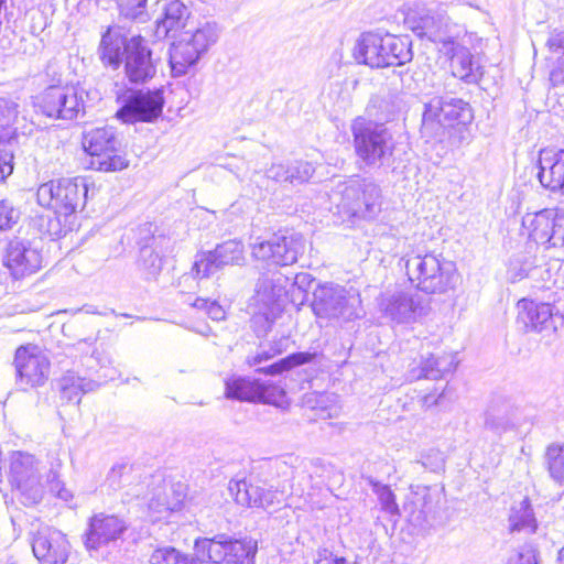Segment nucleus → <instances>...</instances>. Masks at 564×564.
Masks as SVG:
<instances>
[{
	"label": "nucleus",
	"mask_w": 564,
	"mask_h": 564,
	"mask_svg": "<svg viewBox=\"0 0 564 564\" xmlns=\"http://www.w3.org/2000/svg\"><path fill=\"white\" fill-rule=\"evenodd\" d=\"M98 54L101 63L112 69L123 64L124 76L131 84H147L156 74V63L147 41L140 35L127 37L118 28L109 26L102 33Z\"/></svg>",
	"instance_id": "f257e3e1"
},
{
	"label": "nucleus",
	"mask_w": 564,
	"mask_h": 564,
	"mask_svg": "<svg viewBox=\"0 0 564 564\" xmlns=\"http://www.w3.org/2000/svg\"><path fill=\"white\" fill-rule=\"evenodd\" d=\"M409 281L426 294H443L455 288L456 264L441 253L416 250L402 257Z\"/></svg>",
	"instance_id": "f03ea898"
},
{
	"label": "nucleus",
	"mask_w": 564,
	"mask_h": 564,
	"mask_svg": "<svg viewBox=\"0 0 564 564\" xmlns=\"http://www.w3.org/2000/svg\"><path fill=\"white\" fill-rule=\"evenodd\" d=\"M354 56L371 68L401 66L413 58L412 43L406 36L367 32L358 39Z\"/></svg>",
	"instance_id": "7ed1b4c3"
},
{
	"label": "nucleus",
	"mask_w": 564,
	"mask_h": 564,
	"mask_svg": "<svg viewBox=\"0 0 564 564\" xmlns=\"http://www.w3.org/2000/svg\"><path fill=\"white\" fill-rule=\"evenodd\" d=\"M332 200L338 213L350 218L373 219L381 212V189L370 178H349L333 189Z\"/></svg>",
	"instance_id": "20e7f679"
},
{
	"label": "nucleus",
	"mask_w": 564,
	"mask_h": 564,
	"mask_svg": "<svg viewBox=\"0 0 564 564\" xmlns=\"http://www.w3.org/2000/svg\"><path fill=\"white\" fill-rule=\"evenodd\" d=\"M462 120H474L467 101L449 95L434 96L424 104L420 131L427 141L444 142L446 129Z\"/></svg>",
	"instance_id": "39448f33"
},
{
	"label": "nucleus",
	"mask_w": 564,
	"mask_h": 564,
	"mask_svg": "<svg viewBox=\"0 0 564 564\" xmlns=\"http://www.w3.org/2000/svg\"><path fill=\"white\" fill-rule=\"evenodd\" d=\"M351 133L356 155L365 165L381 167L390 161L394 142L383 123L357 117L351 123Z\"/></svg>",
	"instance_id": "423d86ee"
},
{
	"label": "nucleus",
	"mask_w": 564,
	"mask_h": 564,
	"mask_svg": "<svg viewBox=\"0 0 564 564\" xmlns=\"http://www.w3.org/2000/svg\"><path fill=\"white\" fill-rule=\"evenodd\" d=\"M218 36L217 24L209 21L182 32L180 39L170 47V66L173 76H184L194 68L200 57L217 42Z\"/></svg>",
	"instance_id": "0eeeda50"
},
{
	"label": "nucleus",
	"mask_w": 564,
	"mask_h": 564,
	"mask_svg": "<svg viewBox=\"0 0 564 564\" xmlns=\"http://www.w3.org/2000/svg\"><path fill=\"white\" fill-rule=\"evenodd\" d=\"M89 96L80 86L51 85L32 98V105L50 119L70 121L86 113Z\"/></svg>",
	"instance_id": "6e6552de"
},
{
	"label": "nucleus",
	"mask_w": 564,
	"mask_h": 564,
	"mask_svg": "<svg viewBox=\"0 0 564 564\" xmlns=\"http://www.w3.org/2000/svg\"><path fill=\"white\" fill-rule=\"evenodd\" d=\"M88 198V184L83 177L58 178L43 183L36 192L37 203L76 223Z\"/></svg>",
	"instance_id": "1a4fd4ad"
},
{
	"label": "nucleus",
	"mask_w": 564,
	"mask_h": 564,
	"mask_svg": "<svg viewBox=\"0 0 564 564\" xmlns=\"http://www.w3.org/2000/svg\"><path fill=\"white\" fill-rule=\"evenodd\" d=\"M7 477L18 500L23 506L33 507L42 501L44 485L41 460L33 454L22 451L12 452L9 456Z\"/></svg>",
	"instance_id": "9d476101"
},
{
	"label": "nucleus",
	"mask_w": 564,
	"mask_h": 564,
	"mask_svg": "<svg viewBox=\"0 0 564 564\" xmlns=\"http://www.w3.org/2000/svg\"><path fill=\"white\" fill-rule=\"evenodd\" d=\"M194 551L212 564H254L258 542L252 538L232 539L227 534L198 538Z\"/></svg>",
	"instance_id": "9b49d317"
},
{
	"label": "nucleus",
	"mask_w": 564,
	"mask_h": 564,
	"mask_svg": "<svg viewBox=\"0 0 564 564\" xmlns=\"http://www.w3.org/2000/svg\"><path fill=\"white\" fill-rule=\"evenodd\" d=\"M120 105L116 117L124 123L156 121L163 112L165 105L163 88L155 89H127L117 94Z\"/></svg>",
	"instance_id": "f8f14e48"
},
{
	"label": "nucleus",
	"mask_w": 564,
	"mask_h": 564,
	"mask_svg": "<svg viewBox=\"0 0 564 564\" xmlns=\"http://www.w3.org/2000/svg\"><path fill=\"white\" fill-rule=\"evenodd\" d=\"M120 145L115 128L109 126L91 128L83 135V147L96 158L93 164L100 171L115 172L128 166V161L120 154Z\"/></svg>",
	"instance_id": "ddd939ff"
},
{
	"label": "nucleus",
	"mask_w": 564,
	"mask_h": 564,
	"mask_svg": "<svg viewBox=\"0 0 564 564\" xmlns=\"http://www.w3.org/2000/svg\"><path fill=\"white\" fill-rule=\"evenodd\" d=\"M529 239L544 249L558 250L564 256V212L545 208L522 218Z\"/></svg>",
	"instance_id": "4468645a"
},
{
	"label": "nucleus",
	"mask_w": 564,
	"mask_h": 564,
	"mask_svg": "<svg viewBox=\"0 0 564 564\" xmlns=\"http://www.w3.org/2000/svg\"><path fill=\"white\" fill-rule=\"evenodd\" d=\"M305 240L302 235L274 234L268 240L252 245V256L275 265H291L304 252Z\"/></svg>",
	"instance_id": "2eb2a0df"
},
{
	"label": "nucleus",
	"mask_w": 564,
	"mask_h": 564,
	"mask_svg": "<svg viewBox=\"0 0 564 564\" xmlns=\"http://www.w3.org/2000/svg\"><path fill=\"white\" fill-rule=\"evenodd\" d=\"M17 383L22 388H37L48 379L51 362L46 355L33 345L21 346L14 356Z\"/></svg>",
	"instance_id": "dca6fc26"
},
{
	"label": "nucleus",
	"mask_w": 564,
	"mask_h": 564,
	"mask_svg": "<svg viewBox=\"0 0 564 564\" xmlns=\"http://www.w3.org/2000/svg\"><path fill=\"white\" fill-rule=\"evenodd\" d=\"M312 310L318 318L351 319L357 316L347 291L339 285H318L313 293Z\"/></svg>",
	"instance_id": "f3484780"
},
{
	"label": "nucleus",
	"mask_w": 564,
	"mask_h": 564,
	"mask_svg": "<svg viewBox=\"0 0 564 564\" xmlns=\"http://www.w3.org/2000/svg\"><path fill=\"white\" fill-rule=\"evenodd\" d=\"M243 260V245L237 240H228L213 251L197 254L192 271L196 278H209L225 265L241 264Z\"/></svg>",
	"instance_id": "a211bd4d"
},
{
	"label": "nucleus",
	"mask_w": 564,
	"mask_h": 564,
	"mask_svg": "<svg viewBox=\"0 0 564 564\" xmlns=\"http://www.w3.org/2000/svg\"><path fill=\"white\" fill-rule=\"evenodd\" d=\"M380 308L388 318L399 324L415 322L429 312V306L420 295L405 291L383 295Z\"/></svg>",
	"instance_id": "6ab92c4d"
},
{
	"label": "nucleus",
	"mask_w": 564,
	"mask_h": 564,
	"mask_svg": "<svg viewBox=\"0 0 564 564\" xmlns=\"http://www.w3.org/2000/svg\"><path fill=\"white\" fill-rule=\"evenodd\" d=\"M2 263L14 279H22L40 270L42 254L30 241L13 238L4 248Z\"/></svg>",
	"instance_id": "aec40b11"
},
{
	"label": "nucleus",
	"mask_w": 564,
	"mask_h": 564,
	"mask_svg": "<svg viewBox=\"0 0 564 564\" xmlns=\"http://www.w3.org/2000/svg\"><path fill=\"white\" fill-rule=\"evenodd\" d=\"M32 551L41 564H65L70 544L59 530L43 527L33 536Z\"/></svg>",
	"instance_id": "412c9836"
},
{
	"label": "nucleus",
	"mask_w": 564,
	"mask_h": 564,
	"mask_svg": "<svg viewBox=\"0 0 564 564\" xmlns=\"http://www.w3.org/2000/svg\"><path fill=\"white\" fill-rule=\"evenodd\" d=\"M127 530L123 520L112 514L98 513L89 519L83 536L88 551H98L101 546L117 541Z\"/></svg>",
	"instance_id": "4be33fe9"
},
{
	"label": "nucleus",
	"mask_w": 564,
	"mask_h": 564,
	"mask_svg": "<svg viewBox=\"0 0 564 564\" xmlns=\"http://www.w3.org/2000/svg\"><path fill=\"white\" fill-rule=\"evenodd\" d=\"M517 322L527 332L554 333L556 330L553 306L550 303L522 299L518 302Z\"/></svg>",
	"instance_id": "5701e85b"
},
{
	"label": "nucleus",
	"mask_w": 564,
	"mask_h": 564,
	"mask_svg": "<svg viewBox=\"0 0 564 564\" xmlns=\"http://www.w3.org/2000/svg\"><path fill=\"white\" fill-rule=\"evenodd\" d=\"M161 15L156 20L155 36L165 39L175 36L185 30L192 17V11L184 0H161Z\"/></svg>",
	"instance_id": "b1692460"
},
{
	"label": "nucleus",
	"mask_w": 564,
	"mask_h": 564,
	"mask_svg": "<svg viewBox=\"0 0 564 564\" xmlns=\"http://www.w3.org/2000/svg\"><path fill=\"white\" fill-rule=\"evenodd\" d=\"M538 167V178L543 187L564 193V150H542Z\"/></svg>",
	"instance_id": "393cba45"
},
{
	"label": "nucleus",
	"mask_w": 564,
	"mask_h": 564,
	"mask_svg": "<svg viewBox=\"0 0 564 564\" xmlns=\"http://www.w3.org/2000/svg\"><path fill=\"white\" fill-rule=\"evenodd\" d=\"M440 52L451 59L452 75L467 84H476L480 79L479 66L473 59L470 51L456 41L448 42Z\"/></svg>",
	"instance_id": "a878e982"
},
{
	"label": "nucleus",
	"mask_w": 564,
	"mask_h": 564,
	"mask_svg": "<svg viewBox=\"0 0 564 564\" xmlns=\"http://www.w3.org/2000/svg\"><path fill=\"white\" fill-rule=\"evenodd\" d=\"M458 364L456 354L443 352L441 355L430 354L421 357L416 367L409 370V380L431 379L438 380L447 373H452Z\"/></svg>",
	"instance_id": "bb28decb"
},
{
	"label": "nucleus",
	"mask_w": 564,
	"mask_h": 564,
	"mask_svg": "<svg viewBox=\"0 0 564 564\" xmlns=\"http://www.w3.org/2000/svg\"><path fill=\"white\" fill-rule=\"evenodd\" d=\"M517 409L510 400L496 397L485 412V427L495 434H502L516 426Z\"/></svg>",
	"instance_id": "cd10ccee"
},
{
	"label": "nucleus",
	"mask_w": 564,
	"mask_h": 564,
	"mask_svg": "<svg viewBox=\"0 0 564 564\" xmlns=\"http://www.w3.org/2000/svg\"><path fill=\"white\" fill-rule=\"evenodd\" d=\"M315 173L314 165L304 160L274 163L265 172L268 178L280 183L301 185L307 183Z\"/></svg>",
	"instance_id": "c85d7f7f"
},
{
	"label": "nucleus",
	"mask_w": 564,
	"mask_h": 564,
	"mask_svg": "<svg viewBox=\"0 0 564 564\" xmlns=\"http://www.w3.org/2000/svg\"><path fill=\"white\" fill-rule=\"evenodd\" d=\"M225 395L239 401H267L268 387L256 379L230 377L225 381Z\"/></svg>",
	"instance_id": "c756f323"
},
{
	"label": "nucleus",
	"mask_w": 564,
	"mask_h": 564,
	"mask_svg": "<svg viewBox=\"0 0 564 564\" xmlns=\"http://www.w3.org/2000/svg\"><path fill=\"white\" fill-rule=\"evenodd\" d=\"M290 279L279 271L263 273L256 283V296L264 306L280 301L288 292Z\"/></svg>",
	"instance_id": "7c9ffc66"
},
{
	"label": "nucleus",
	"mask_w": 564,
	"mask_h": 564,
	"mask_svg": "<svg viewBox=\"0 0 564 564\" xmlns=\"http://www.w3.org/2000/svg\"><path fill=\"white\" fill-rule=\"evenodd\" d=\"M0 126L12 127L15 133L32 134L35 128L24 109L12 98L0 97Z\"/></svg>",
	"instance_id": "2f4dec72"
},
{
	"label": "nucleus",
	"mask_w": 564,
	"mask_h": 564,
	"mask_svg": "<svg viewBox=\"0 0 564 564\" xmlns=\"http://www.w3.org/2000/svg\"><path fill=\"white\" fill-rule=\"evenodd\" d=\"M412 29L417 36L441 44L440 48H445L448 42L456 41L447 20L442 17H421Z\"/></svg>",
	"instance_id": "473e14b6"
},
{
	"label": "nucleus",
	"mask_w": 564,
	"mask_h": 564,
	"mask_svg": "<svg viewBox=\"0 0 564 564\" xmlns=\"http://www.w3.org/2000/svg\"><path fill=\"white\" fill-rule=\"evenodd\" d=\"M32 226L41 235L48 236L52 239L59 238L72 231L76 223L70 218H65L52 209L36 215L32 218Z\"/></svg>",
	"instance_id": "72a5a7b5"
},
{
	"label": "nucleus",
	"mask_w": 564,
	"mask_h": 564,
	"mask_svg": "<svg viewBox=\"0 0 564 564\" xmlns=\"http://www.w3.org/2000/svg\"><path fill=\"white\" fill-rule=\"evenodd\" d=\"M401 109V99L394 94L377 95L370 99L366 112L373 122L383 123L394 119Z\"/></svg>",
	"instance_id": "f704fd0d"
},
{
	"label": "nucleus",
	"mask_w": 564,
	"mask_h": 564,
	"mask_svg": "<svg viewBox=\"0 0 564 564\" xmlns=\"http://www.w3.org/2000/svg\"><path fill=\"white\" fill-rule=\"evenodd\" d=\"M58 384L62 399L77 404L83 394L95 391L99 387L97 381L79 377L70 371L61 378Z\"/></svg>",
	"instance_id": "c9c22d12"
},
{
	"label": "nucleus",
	"mask_w": 564,
	"mask_h": 564,
	"mask_svg": "<svg viewBox=\"0 0 564 564\" xmlns=\"http://www.w3.org/2000/svg\"><path fill=\"white\" fill-rule=\"evenodd\" d=\"M544 273L549 275L550 271L538 267L532 257L527 253H518L510 258L506 276L510 283H516L525 278L542 276Z\"/></svg>",
	"instance_id": "e433bc0d"
},
{
	"label": "nucleus",
	"mask_w": 564,
	"mask_h": 564,
	"mask_svg": "<svg viewBox=\"0 0 564 564\" xmlns=\"http://www.w3.org/2000/svg\"><path fill=\"white\" fill-rule=\"evenodd\" d=\"M230 495L235 501L243 507L257 508L261 501V482L253 481L252 479H231L228 485Z\"/></svg>",
	"instance_id": "4c0bfd02"
},
{
	"label": "nucleus",
	"mask_w": 564,
	"mask_h": 564,
	"mask_svg": "<svg viewBox=\"0 0 564 564\" xmlns=\"http://www.w3.org/2000/svg\"><path fill=\"white\" fill-rule=\"evenodd\" d=\"M149 564H204L200 553H182L174 546L161 545L155 547L148 558Z\"/></svg>",
	"instance_id": "58836bf2"
},
{
	"label": "nucleus",
	"mask_w": 564,
	"mask_h": 564,
	"mask_svg": "<svg viewBox=\"0 0 564 564\" xmlns=\"http://www.w3.org/2000/svg\"><path fill=\"white\" fill-rule=\"evenodd\" d=\"M509 529L511 532L527 531L532 533L535 531L536 519L527 497L512 505L509 514Z\"/></svg>",
	"instance_id": "ea45409f"
},
{
	"label": "nucleus",
	"mask_w": 564,
	"mask_h": 564,
	"mask_svg": "<svg viewBox=\"0 0 564 564\" xmlns=\"http://www.w3.org/2000/svg\"><path fill=\"white\" fill-rule=\"evenodd\" d=\"M163 268L162 257L150 246H144L139 251L137 269L147 281H154Z\"/></svg>",
	"instance_id": "a19ab883"
},
{
	"label": "nucleus",
	"mask_w": 564,
	"mask_h": 564,
	"mask_svg": "<svg viewBox=\"0 0 564 564\" xmlns=\"http://www.w3.org/2000/svg\"><path fill=\"white\" fill-rule=\"evenodd\" d=\"M316 357V352L310 351H301L294 352L285 358H282L269 366L259 367L256 369V372L262 373L265 376H276L281 375L284 371H288L296 366L305 365L313 361Z\"/></svg>",
	"instance_id": "79ce46f5"
},
{
	"label": "nucleus",
	"mask_w": 564,
	"mask_h": 564,
	"mask_svg": "<svg viewBox=\"0 0 564 564\" xmlns=\"http://www.w3.org/2000/svg\"><path fill=\"white\" fill-rule=\"evenodd\" d=\"M545 463L550 476L557 482H564V443H553L545 452Z\"/></svg>",
	"instance_id": "37998d69"
},
{
	"label": "nucleus",
	"mask_w": 564,
	"mask_h": 564,
	"mask_svg": "<svg viewBox=\"0 0 564 564\" xmlns=\"http://www.w3.org/2000/svg\"><path fill=\"white\" fill-rule=\"evenodd\" d=\"M473 121H458L455 124L452 123L448 129H446L445 140L451 147L460 148L463 145L469 144L473 134L470 124Z\"/></svg>",
	"instance_id": "c03bdc74"
},
{
	"label": "nucleus",
	"mask_w": 564,
	"mask_h": 564,
	"mask_svg": "<svg viewBox=\"0 0 564 564\" xmlns=\"http://www.w3.org/2000/svg\"><path fill=\"white\" fill-rule=\"evenodd\" d=\"M120 14L130 20L144 22L148 18V0H116Z\"/></svg>",
	"instance_id": "a18cd8bd"
},
{
	"label": "nucleus",
	"mask_w": 564,
	"mask_h": 564,
	"mask_svg": "<svg viewBox=\"0 0 564 564\" xmlns=\"http://www.w3.org/2000/svg\"><path fill=\"white\" fill-rule=\"evenodd\" d=\"M371 485L375 494L378 496L382 510L392 516H399V506L391 488L378 481H371Z\"/></svg>",
	"instance_id": "49530a36"
},
{
	"label": "nucleus",
	"mask_w": 564,
	"mask_h": 564,
	"mask_svg": "<svg viewBox=\"0 0 564 564\" xmlns=\"http://www.w3.org/2000/svg\"><path fill=\"white\" fill-rule=\"evenodd\" d=\"M260 499L261 501L257 505V508L274 511L284 502V494L283 491H279L272 487H268L267 484L261 482Z\"/></svg>",
	"instance_id": "de8ad7c7"
},
{
	"label": "nucleus",
	"mask_w": 564,
	"mask_h": 564,
	"mask_svg": "<svg viewBox=\"0 0 564 564\" xmlns=\"http://www.w3.org/2000/svg\"><path fill=\"white\" fill-rule=\"evenodd\" d=\"M13 172V152L11 143L0 133V182Z\"/></svg>",
	"instance_id": "09e8293b"
},
{
	"label": "nucleus",
	"mask_w": 564,
	"mask_h": 564,
	"mask_svg": "<svg viewBox=\"0 0 564 564\" xmlns=\"http://www.w3.org/2000/svg\"><path fill=\"white\" fill-rule=\"evenodd\" d=\"M20 218V210L14 208L8 199H0V229H11Z\"/></svg>",
	"instance_id": "8fccbe9b"
},
{
	"label": "nucleus",
	"mask_w": 564,
	"mask_h": 564,
	"mask_svg": "<svg viewBox=\"0 0 564 564\" xmlns=\"http://www.w3.org/2000/svg\"><path fill=\"white\" fill-rule=\"evenodd\" d=\"M130 471L131 467L127 464L115 465L107 476L109 486L115 490L120 489L122 486H124L126 477Z\"/></svg>",
	"instance_id": "3c124183"
},
{
	"label": "nucleus",
	"mask_w": 564,
	"mask_h": 564,
	"mask_svg": "<svg viewBox=\"0 0 564 564\" xmlns=\"http://www.w3.org/2000/svg\"><path fill=\"white\" fill-rule=\"evenodd\" d=\"M421 464L425 469L431 471H438L443 468L444 458L438 449H430L429 452L421 455V459L416 462Z\"/></svg>",
	"instance_id": "603ef678"
},
{
	"label": "nucleus",
	"mask_w": 564,
	"mask_h": 564,
	"mask_svg": "<svg viewBox=\"0 0 564 564\" xmlns=\"http://www.w3.org/2000/svg\"><path fill=\"white\" fill-rule=\"evenodd\" d=\"M507 564H538L535 550L524 545L509 557Z\"/></svg>",
	"instance_id": "864d4df0"
},
{
	"label": "nucleus",
	"mask_w": 564,
	"mask_h": 564,
	"mask_svg": "<svg viewBox=\"0 0 564 564\" xmlns=\"http://www.w3.org/2000/svg\"><path fill=\"white\" fill-rule=\"evenodd\" d=\"M546 46L553 53L564 54V30H554L550 33L546 41Z\"/></svg>",
	"instance_id": "5fc2aeb1"
},
{
	"label": "nucleus",
	"mask_w": 564,
	"mask_h": 564,
	"mask_svg": "<svg viewBox=\"0 0 564 564\" xmlns=\"http://www.w3.org/2000/svg\"><path fill=\"white\" fill-rule=\"evenodd\" d=\"M284 351V347L281 348H270L269 350H263L256 356L248 359L250 366L261 365L263 361H268L273 358L275 355L282 354Z\"/></svg>",
	"instance_id": "6e6d98bb"
},
{
	"label": "nucleus",
	"mask_w": 564,
	"mask_h": 564,
	"mask_svg": "<svg viewBox=\"0 0 564 564\" xmlns=\"http://www.w3.org/2000/svg\"><path fill=\"white\" fill-rule=\"evenodd\" d=\"M313 282L314 279L310 273L300 272L294 276L292 288H296L300 291L306 292Z\"/></svg>",
	"instance_id": "4d7b16f0"
},
{
	"label": "nucleus",
	"mask_w": 564,
	"mask_h": 564,
	"mask_svg": "<svg viewBox=\"0 0 564 564\" xmlns=\"http://www.w3.org/2000/svg\"><path fill=\"white\" fill-rule=\"evenodd\" d=\"M338 556L326 547L318 549L316 553L315 564H334Z\"/></svg>",
	"instance_id": "13d9d810"
},
{
	"label": "nucleus",
	"mask_w": 564,
	"mask_h": 564,
	"mask_svg": "<svg viewBox=\"0 0 564 564\" xmlns=\"http://www.w3.org/2000/svg\"><path fill=\"white\" fill-rule=\"evenodd\" d=\"M206 313L214 321H221L225 318V311L216 301L209 302Z\"/></svg>",
	"instance_id": "bf43d9fd"
},
{
	"label": "nucleus",
	"mask_w": 564,
	"mask_h": 564,
	"mask_svg": "<svg viewBox=\"0 0 564 564\" xmlns=\"http://www.w3.org/2000/svg\"><path fill=\"white\" fill-rule=\"evenodd\" d=\"M443 392L440 393L437 397H435L434 394H425L424 397L421 398V405L423 408H426V409H430L434 405H437L438 402H440V399L443 397Z\"/></svg>",
	"instance_id": "052dcab7"
},
{
	"label": "nucleus",
	"mask_w": 564,
	"mask_h": 564,
	"mask_svg": "<svg viewBox=\"0 0 564 564\" xmlns=\"http://www.w3.org/2000/svg\"><path fill=\"white\" fill-rule=\"evenodd\" d=\"M209 302L210 301L207 299L196 297L195 301L193 303H191V305L198 310H203L206 312V310L209 305Z\"/></svg>",
	"instance_id": "680f3d73"
},
{
	"label": "nucleus",
	"mask_w": 564,
	"mask_h": 564,
	"mask_svg": "<svg viewBox=\"0 0 564 564\" xmlns=\"http://www.w3.org/2000/svg\"><path fill=\"white\" fill-rule=\"evenodd\" d=\"M57 496H58V498H61L65 501H68L73 497L72 492L64 487H61L57 489Z\"/></svg>",
	"instance_id": "e2e57ef3"
},
{
	"label": "nucleus",
	"mask_w": 564,
	"mask_h": 564,
	"mask_svg": "<svg viewBox=\"0 0 564 564\" xmlns=\"http://www.w3.org/2000/svg\"><path fill=\"white\" fill-rule=\"evenodd\" d=\"M288 338H281L280 340L275 341L271 348H281L284 347V350L286 349Z\"/></svg>",
	"instance_id": "0e129e2a"
},
{
	"label": "nucleus",
	"mask_w": 564,
	"mask_h": 564,
	"mask_svg": "<svg viewBox=\"0 0 564 564\" xmlns=\"http://www.w3.org/2000/svg\"><path fill=\"white\" fill-rule=\"evenodd\" d=\"M334 564H358V562L357 561H349L346 557L338 556L336 558V561L334 562Z\"/></svg>",
	"instance_id": "69168bd1"
},
{
	"label": "nucleus",
	"mask_w": 564,
	"mask_h": 564,
	"mask_svg": "<svg viewBox=\"0 0 564 564\" xmlns=\"http://www.w3.org/2000/svg\"><path fill=\"white\" fill-rule=\"evenodd\" d=\"M557 562L558 564H564V546L558 551Z\"/></svg>",
	"instance_id": "338daca9"
},
{
	"label": "nucleus",
	"mask_w": 564,
	"mask_h": 564,
	"mask_svg": "<svg viewBox=\"0 0 564 564\" xmlns=\"http://www.w3.org/2000/svg\"><path fill=\"white\" fill-rule=\"evenodd\" d=\"M557 562L558 564H564V546L558 551Z\"/></svg>",
	"instance_id": "774afa93"
}]
</instances>
